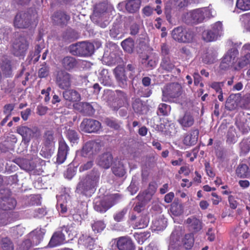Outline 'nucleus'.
Listing matches in <instances>:
<instances>
[{"label": "nucleus", "mask_w": 250, "mask_h": 250, "mask_svg": "<svg viewBox=\"0 0 250 250\" xmlns=\"http://www.w3.org/2000/svg\"><path fill=\"white\" fill-rule=\"evenodd\" d=\"M100 174L97 171H92L85 177H82L78 183L76 191L86 195L93 193L98 183Z\"/></svg>", "instance_id": "1"}, {"label": "nucleus", "mask_w": 250, "mask_h": 250, "mask_svg": "<svg viewBox=\"0 0 250 250\" xmlns=\"http://www.w3.org/2000/svg\"><path fill=\"white\" fill-rule=\"evenodd\" d=\"M239 54L238 50L236 48H231L228 50L222 58L220 67L222 70H227L231 67L235 70H238L243 67H239L237 58Z\"/></svg>", "instance_id": "2"}, {"label": "nucleus", "mask_w": 250, "mask_h": 250, "mask_svg": "<svg viewBox=\"0 0 250 250\" xmlns=\"http://www.w3.org/2000/svg\"><path fill=\"white\" fill-rule=\"evenodd\" d=\"M215 15V12L210 6L196 9L187 14L188 18L193 23H200L206 18H209Z\"/></svg>", "instance_id": "3"}, {"label": "nucleus", "mask_w": 250, "mask_h": 250, "mask_svg": "<svg viewBox=\"0 0 250 250\" xmlns=\"http://www.w3.org/2000/svg\"><path fill=\"white\" fill-rule=\"evenodd\" d=\"M171 35L172 38L178 42H189L193 40L195 33L189 28L179 26L172 30Z\"/></svg>", "instance_id": "4"}, {"label": "nucleus", "mask_w": 250, "mask_h": 250, "mask_svg": "<svg viewBox=\"0 0 250 250\" xmlns=\"http://www.w3.org/2000/svg\"><path fill=\"white\" fill-rule=\"evenodd\" d=\"M120 198L118 194H114L106 197L104 199L97 198L94 202V208L95 210L104 212L117 203Z\"/></svg>", "instance_id": "5"}, {"label": "nucleus", "mask_w": 250, "mask_h": 250, "mask_svg": "<svg viewBox=\"0 0 250 250\" xmlns=\"http://www.w3.org/2000/svg\"><path fill=\"white\" fill-rule=\"evenodd\" d=\"M182 93V86L178 83H171L167 85L163 90L164 101H170L171 99L179 97Z\"/></svg>", "instance_id": "6"}, {"label": "nucleus", "mask_w": 250, "mask_h": 250, "mask_svg": "<svg viewBox=\"0 0 250 250\" xmlns=\"http://www.w3.org/2000/svg\"><path fill=\"white\" fill-rule=\"evenodd\" d=\"M99 150V145L98 143L90 141L86 143L82 148L76 151V158L79 157L90 158L95 155Z\"/></svg>", "instance_id": "7"}, {"label": "nucleus", "mask_w": 250, "mask_h": 250, "mask_svg": "<svg viewBox=\"0 0 250 250\" xmlns=\"http://www.w3.org/2000/svg\"><path fill=\"white\" fill-rule=\"evenodd\" d=\"M73 76L64 70H61L57 72L56 76V83L62 89H68L71 85Z\"/></svg>", "instance_id": "8"}, {"label": "nucleus", "mask_w": 250, "mask_h": 250, "mask_svg": "<svg viewBox=\"0 0 250 250\" xmlns=\"http://www.w3.org/2000/svg\"><path fill=\"white\" fill-rule=\"evenodd\" d=\"M17 132L22 137V142L28 144L31 139L37 135L38 129L36 127L29 128L26 126H21L17 128Z\"/></svg>", "instance_id": "9"}, {"label": "nucleus", "mask_w": 250, "mask_h": 250, "mask_svg": "<svg viewBox=\"0 0 250 250\" xmlns=\"http://www.w3.org/2000/svg\"><path fill=\"white\" fill-rule=\"evenodd\" d=\"M101 123L92 119H84L80 125V129L85 132L91 133L97 132L101 128Z\"/></svg>", "instance_id": "10"}, {"label": "nucleus", "mask_w": 250, "mask_h": 250, "mask_svg": "<svg viewBox=\"0 0 250 250\" xmlns=\"http://www.w3.org/2000/svg\"><path fill=\"white\" fill-rule=\"evenodd\" d=\"M188 4V0H168L166 4L165 12L169 15L172 11H179L187 6Z\"/></svg>", "instance_id": "11"}, {"label": "nucleus", "mask_w": 250, "mask_h": 250, "mask_svg": "<svg viewBox=\"0 0 250 250\" xmlns=\"http://www.w3.org/2000/svg\"><path fill=\"white\" fill-rule=\"evenodd\" d=\"M28 43L24 37L16 39L13 44V52L16 56L23 55L27 50Z\"/></svg>", "instance_id": "12"}, {"label": "nucleus", "mask_w": 250, "mask_h": 250, "mask_svg": "<svg viewBox=\"0 0 250 250\" xmlns=\"http://www.w3.org/2000/svg\"><path fill=\"white\" fill-rule=\"evenodd\" d=\"M30 23V16L25 12H19L15 16L14 24L16 27L23 28L28 27Z\"/></svg>", "instance_id": "13"}, {"label": "nucleus", "mask_w": 250, "mask_h": 250, "mask_svg": "<svg viewBox=\"0 0 250 250\" xmlns=\"http://www.w3.org/2000/svg\"><path fill=\"white\" fill-rule=\"evenodd\" d=\"M241 55L238 60L239 67H244L250 64V43H246L242 46Z\"/></svg>", "instance_id": "14"}, {"label": "nucleus", "mask_w": 250, "mask_h": 250, "mask_svg": "<svg viewBox=\"0 0 250 250\" xmlns=\"http://www.w3.org/2000/svg\"><path fill=\"white\" fill-rule=\"evenodd\" d=\"M236 125L243 134L248 133L250 131V116L243 114L237 117Z\"/></svg>", "instance_id": "15"}, {"label": "nucleus", "mask_w": 250, "mask_h": 250, "mask_svg": "<svg viewBox=\"0 0 250 250\" xmlns=\"http://www.w3.org/2000/svg\"><path fill=\"white\" fill-rule=\"evenodd\" d=\"M116 241L119 250H135L134 244L129 237H120L116 239Z\"/></svg>", "instance_id": "16"}, {"label": "nucleus", "mask_w": 250, "mask_h": 250, "mask_svg": "<svg viewBox=\"0 0 250 250\" xmlns=\"http://www.w3.org/2000/svg\"><path fill=\"white\" fill-rule=\"evenodd\" d=\"M69 146L63 140L59 141V146L57 157V162L61 164L66 160L68 151Z\"/></svg>", "instance_id": "17"}, {"label": "nucleus", "mask_w": 250, "mask_h": 250, "mask_svg": "<svg viewBox=\"0 0 250 250\" xmlns=\"http://www.w3.org/2000/svg\"><path fill=\"white\" fill-rule=\"evenodd\" d=\"M125 10L129 13L138 12L141 6V0H125L123 2Z\"/></svg>", "instance_id": "18"}, {"label": "nucleus", "mask_w": 250, "mask_h": 250, "mask_svg": "<svg viewBox=\"0 0 250 250\" xmlns=\"http://www.w3.org/2000/svg\"><path fill=\"white\" fill-rule=\"evenodd\" d=\"M178 122L183 129L187 130L194 125L195 119L191 114L187 112L179 118Z\"/></svg>", "instance_id": "19"}, {"label": "nucleus", "mask_w": 250, "mask_h": 250, "mask_svg": "<svg viewBox=\"0 0 250 250\" xmlns=\"http://www.w3.org/2000/svg\"><path fill=\"white\" fill-rule=\"evenodd\" d=\"M185 223L188 229L193 232H197L202 229V223L195 217L188 218Z\"/></svg>", "instance_id": "20"}, {"label": "nucleus", "mask_w": 250, "mask_h": 250, "mask_svg": "<svg viewBox=\"0 0 250 250\" xmlns=\"http://www.w3.org/2000/svg\"><path fill=\"white\" fill-rule=\"evenodd\" d=\"M114 73L119 86L123 88L127 86V77L125 75L124 69L121 67H117L114 69Z\"/></svg>", "instance_id": "21"}, {"label": "nucleus", "mask_w": 250, "mask_h": 250, "mask_svg": "<svg viewBox=\"0 0 250 250\" xmlns=\"http://www.w3.org/2000/svg\"><path fill=\"white\" fill-rule=\"evenodd\" d=\"M70 200V197L68 194H64L62 195L58 201L57 208L60 214L64 215L67 212V203Z\"/></svg>", "instance_id": "22"}, {"label": "nucleus", "mask_w": 250, "mask_h": 250, "mask_svg": "<svg viewBox=\"0 0 250 250\" xmlns=\"http://www.w3.org/2000/svg\"><path fill=\"white\" fill-rule=\"evenodd\" d=\"M198 135L199 131L198 129L191 130L185 135L183 140V143L189 146L195 145L197 142Z\"/></svg>", "instance_id": "23"}, {"label": "nucleus", "mask_w": 250, "mask_h": 250, "mask_svg": "<svg viewBox=\"0 0 250 250\" xmlns=\"http://www.w3.org/2000/svg\"><path fill=\"white\" fill-rule=\"evenodd\" d=\"M16 200L10 197H3L0 199V209L4 210H11L15 208Z\"/></svg>", "instance_id": "24"}, {"label": "nucleus", "mask_w": 250, "mask_h": 250, "mask_svg": "<svg viewBox=\"0 0 250 250\" xmlns=\"http://www.w3.org/2000/svg\"><path fill=\"white\" fill-rule=\"evenodd\" d=\"M44 232L41 229H37L30 233L29 237L32 245L36 246L39 244L42 240Z\"/></svg>", "instance_id": "25"}, {"label": "nucleus", "mask_w": 250, "mask_h": 250, "mask_svg": "<svg viewBox=\"0 0 250 250\" xmlns=\"http://www.w3.org/2000/svg\"><path fill=\"white\" fill-rule=\"evenodd\" d=\"M125 163L124 161H116L113 163L112 170L114 175L118 177H123L126 173Z\"/></svg>", "instance_id": "26"}, {"label": "nucleus", "mask_w": 250, "mask_h": 250, "mask_svg": "<svg viewBox=\"0 0 250 250\" xmlns=\"http://www.w3.org/2000/svg\"><path fill=\"white\" fill-rule=\"evenodd\" d=\"M113 162V157L110 153H105L101 155L98 159V165L101 167L107 169Z\"/></svg>", "instance_id": "27"}, {"label": "nucleus", "mask_w": 250, "mask_h": 250, "mask_svg": "<svg viewBox=\"0 0 250 250\" xmlns=\"http://www.w3.org/2000/svg\"><path fill=\"white\" fill-rule=\"evenodd\" d=\"M167 225V221L166 219L163 215H161L152 221V230L154 231H162L166 228Z\"/></svg>", "instance_id": "28"}, {"label": "nucleus", "mask_w": 250, "mask_h": 250, "mask_svg": "<svg viewBox=\"0 0 250 250\" xmlns=\"http://www.w3.org/2000/svg\"><path fill=\"white\" fill-rule=\"evenodd\" d=\"M75 109L86 115H91L94 112V110L89 104L87 103H79L74 104Z\"/></svg>", "instance_id": "29"}, {"label": "nucleus", "mask_w": 250, "mask_h": 250, "mask_svg": "<svg viewBox=\"0 0 250 250\" xmlns=\"http://www.w3.org/2000/svg\"><path fill=\"white\" fill-rule=\"evenodd\" d=\"M65 236L61 231L56 232L54 233L49 243L51 247H56L64 243Z\"/></svg>", "instance_id": "30"}, {"label": "nucleus", "mask_w": 250, "mask_h": 250, "mask_svg": "<svg viewBox=\"0 0 250 250\" xmlns=\"http://www.w3.org/2000/svg\"><path fill=\"white\" fill-rule=\"evenodd\" d=\"M156 190V187L155 185L154 184H150L145 193L142 195H140L139 198L140 200H143L145 203H147L151 199Z\"/></svg>", "instance_id": "31"}, {"label": "nucleus", "mask_w": 250, "mask_h": 250, "mask_svg": "<svg viewBox=\"0 0 250 250\" xmlns=\"http://www.w3.org/2000/svg\"><path fill=\"white\" fill-rule=\"evenodd\" d=\"M93 45L89 42H83L80 43V56H86L91 54L94 52Z\"/></svg>", "instance_id": "32"}, {"label": "nucleus", "mask_w": 250, "mask_h": 250, "mask_svg": "<svg viewBox=\"0 0 250 250\" xmlns=\"http://www.w3.org/2000/svg\"><path fill=\"white\" fill-rule=\"evenodd\" d=\"M62 95L65 100L68 101L77 102L81 100L80 95L74 90H66L63 92Z\"/></svg>", "instance_id": "33"}, {"label": "nucleus", "mask_w": 250, "mask_h": 250, "mask_svg": "<svg viewBox=\"0 0 250 250\" xmlns=\"http://www.w3.org/2000/svg\"><path fill=\"white\" fill-rule=\"evenodd\" d=\"M61 63L62 67L66 70L70 71L74 68L77 65V61L76 59L70 56H66L63 58Z\"/></svg>", "instance_id": "34"}, {"label": "nucleus", "mask_w": 250, "mask_h": 250, "mask_svg": "<svg viewBox=\"0 0 250 250\" xmlns=\"http://www.w3.org/2000/svg\"><path fill=\"white\" fill-rule=\"evenodd\" d=\"M183 212V207L178 202H173L170 206L169 214L171 216H179Z\"/></svg>", "instance_id": "35"}, {"label": "nucleus", "mask_w": 250, "mask_h": 250, "mask_svg": "<svg viewBox=\"0 0 250 250\" xmlns=\"http://www.w3.org/2000/svg\"><path fill=\"white\" fill-rule=\"evenodd\" d=\"M16 163L21 168L26 171H31L35 167V165L32 162L25 159H18L16 160Z\"/></svg>", "instance_id": "36"}, {"label": "nucleus", "mask_w": 250, "mask_h": 250, "mask_svg": "<svg viewBox=\"0 0 250 250\" xmlns=\"http://www.w3.org/2000/svg\"><path fill=\"white\" fill-rule=\"evenodd\" d=\"M236 173L240 178H248L250 176V172L248 166L246 164H240L236 170Z\"/></svg>", "instance_id": "37"}, {"label": "nucleus", "mask_w": 250, "mask_h": 250, "mask_svg": "<svg viewBox=\"0 0 250 250\" xmlns=\"http://www.w3.org/2000/svg\"><path fill=\"white\" fill-rule=\"evenodd\" d=\"M161 66L164 70L171 72L175 67L173 62L168 56L165 57L162 59Z\"/></svg>", "instance_id": "38"}, {"label": "nucleus", "mask_w": 250, "mask_h": 250, "mask_svg": "<svg viewBox=\"0 0 250 250\" xmlns=\"http://www.w3.org/2000/svg\"><path fill=\"white\" fill-rule=\"evenodd\" d=\"M69 19L68 16L62 12H57L53 16V20L57 24H64Z\"/></svg>", "instance_id": "39"}, {"label": "nucleus", "mask_w": 250, "mask_h": 250, "mask_svg": "<svg viewBox=\"0 0 250 250\" xmlns=\"http://www.w3.org/2000/svg\"><path fill=\"white\" fill-rule=\"evenodd\" d=\"M99 79L104 85H110L111 84V78L109 72L106 69H103L100 73Z\"/></svg>", "instance_id": "40"}, {"label": "nucleus", "mask_w": 250, "mask_h": 250, "mask_svg": "<svg viewBox=\"0 0 250 250\" xmlns=\"http://www.w3.org/2000/svg\"><path fill=\"white\" fill-rule=\"evenodd\" d=\"M121 45L125 51L129 53L133 52L134 47V42L132 39L130 38L125 39L122 42Z\"/></svg>", "instance_id": "41"}, {"label": "nucleus", "mask_w": 250, "mask_h": 250, "mask_svg": "<svg viewBox=\"0 0 250 250\" xmlns=\"http://www.w3.org/2000/svg\"><path fill=\"white\" fill-rule=\"evenodd\" d=\"M54 146L44 145L40 151V154L44 158H49L54 153Z\"/></svg>", "instance_id": "42"}, {"label": "nucleus", "mask_w": 250, "mask_h": 250, "mask_svg": "<svg viewBox=\"0 0 250 250\" xmlns=\"http://www.w3.org/2000/svg\"><path fill=\"white\" fill-rule=\"evenodd\" d=\"M0 244L2 250H14L13 244L7 237L1 238L0 239Z\"/></svg>", "instance_id": "43"}, {"label": "nucleus", "mask_w": 250, "mask_h": 250, "mask_svg": "<svg viewBox=\"0 0 250 250\" xmlns=\"http://www.w3.org/2000/svg\"><path fill=\"white\" fill-rule=\"evenodd\" d=\"M79 243L82 244L89 250H92L94 245V240L91 237L83 236L80 238Z\"/></svg>", "instance_id": "44"}, {"label": "nucleus", "mask_w": 250, "mask_h": 250, "mask_svg": "<svg viewBox=\"0 0 250 250\" xmlns=\"http://www.w3.org/2000/svg\"><path fill=\"white\" fill-rule=\"evenodd\" d=\"M203 39L206 42H212L216 40L218 37L210 29L205 30L202 34Z\"/></svg>", "instance_id": "45"}, {"label": "nucleus", "mask_w": 250, "mask_h": 250, "mask_svg": "<svg viewBox=\"0 0 250 250\" xmlns=\"http://www.w3.org/2000/svg\"><path fill=\"white\" fill-rule=\"evenodd\" d=\"M236 7L241 11H247L250 9V0H237Z\"/></svg>", "instance_id": "46"}, {"label": "nucleus", "mask_w": 250, "mask_h": 250, "mask_svg": "<svg viewBox=\"0 0 250 250\" xmlns=\"http://www.w3.org/2000/svg\"><path fill=\"white\" fill-rule=\"evenodd\" d=\"M237 138L238 135L235 128L233 126L230 127L227 134V141L230 143H234L236 142Z\"/></svg>", "instance_id": "47"}, {"label": "nucleus", "mask_w": 250, "mask_h": 250, "mask_svg": "<svg viewBox=\"0 0 250 250\" xmlns=\"http://www.w3.org/2000/svg\"><path fill=\"white\" fill-rule=\"evenodd\" d=\"M240 21L245 28L250 31V13L241 15Z\"/></svg>", "instance_id": "48"}, {"label": "nucleus", "mask_w": 250, "mask_h": 250, "mask_svg": "<svg viewBox=\"0 0 250 250\" xmlns=\"http://www.w3.org/2000/svg\"><path fill=\"white\" fill-rule=\"evenodd\" d=\"M210 29L215 33L216 36L218 38L223 34V25L221 22L218 21L211 25Z\"/></svg>", "instance_id": "49"}, {"label": "nucleus", "mask_w": 250, "mask_h": 250, "mask_svg": "<svg viewBox=\"0 0 250 250\" xmlns=\"http://www.w3.org/2000/svg\"><path fill=\"white\" fill-rule=\"evenodd\" d=\"M234 99V95H230L227 99L225 106L229 110H232L235 109L237 106V104Z\"/></svg>", "instance_id": "50"}, {"label": "nucleus", "mask_w": 250, "mask_h": 250, "mask_svg": "<svg viewBox=\"0 0 250 250\" xmlns=\"http://www.w3.org/2000/svg\"><path fill=\"white\" fill-rule=\"evenodd\" d=\"M183 242L186 249H190L194 243L193 235L192 234H186L183 239Z\"/></svg>", "instance_id": "51"}, {"label": "nucleus", "mask_w": 250, "mask_h": 250, "mask_svg": "<svg viewBox=\"0 0 250 250\" xmlns=\"http://www.w3.org/2000/svg\"><path fill=\"white\" fill-rule=\"evenodd\" d=\"M44 145L54 146V137L52 131H47L44 135Z\"/></svg>", "instance_id": "52"}, {"label": "nucleus", "mask_w": 250, "mask_h": 250, "mask_svg": "<svg viewBox=\"0 0 250 250\" xmlns=\"http://www.w3.org/2000/svg\"><path fill=\"white\" fill-rule=\"evenodd\" d=\"M240 147L242 153H247L250 150V139H243L240 143Z\"/></svg>", "instance_id": "53"}, {"label": "nucleus", "mask_w": 250, "mask_h": 250, "mask_svg": "<svg viewBox=\"0 0 250 250\" xmlns=\"http://www.w3.org/2000/svg\"><path fill=\"white\" fill-rule=\"evenodd\" d=\"M92 228L95 232L98 233L104 229L105 228V224L102 221H96L92 224Z\"/></svg>", "instance_id": "54"}, {"label": "nucleus", "mask_w": 250, "mask_h": 250, "mask_svg": "<svg viewBox=\"0 0 250 250\" xmlns=\"http://www.w3.org/2000/svg\"><path fill=\"white\" fill-rule=\"evenodd\" d=\"M66 137L72 143L78 142L79 137L77 132L73 130L68 129L66 132Z\"/></svg>", "instance_id": "55"}, {"label": "nucleus", "mask_w": 250, "mask_h": 250, "mask_svg": "<svg viewBox=\"0 0 250 250\" xmlns=\"http://www.w3.org/2000/svg\"><path fill=\"white\" fill-rule=\"evenodd\" d=\"M170 110V106L165 104H161L158 107V112L161 115H167Z\"/></svg>", "instance_id": "56"}, {"label": "nucleus", "mask_w": 250, "mask_h": 250, "mask_svg": "<svg viewBox=\"0 0 250 250\" xmlns=\"http://www.w3.org/2000/svg\"><path fill=\"white\" fill-rule=\"evenodd\" d=\"M142 63L146 66L148 69H152L155 67L156 64V62L148 57H147L145 59H143Z\"/></svg>", "instance_id": "57"}, {"label": "nucleus", "mask_w": 250, "mask_h": 250, "mask_svg": "<svg viewBox=\"0 0 250 250\" xmlns=\"http://www.w3.org/2000/svg\"><path fill=\"white\" fill-rule=\"evenodd\" d=\"M224 82H213L209 84V86L214 89L217 93L222 92V87L224 86Z\"/></svg>", "instance_id": "58"}, {"label": "nucleus", "mask_w": 250, "mask_h": 250, "mask_svg": "<svg viewBox=\"0 0 250 250\" xmlns=\"http://www.w3.org/2000/svg\"><path fill=\"white\" fill-rule=\"evenodd\" d=\"M132 107L135 112L141 113L143 110V104L139 100H136L133 102Z\"/></svg>", "instance_id": "59"}, {"label": "nucleus", "mask_w": 250, "mask_h": 250, "mask_svg": "<svg viewBox=\"0 0 250 250\" xmlns=\"http://www.w3.org/2000/svg\"><path fill=\"white\" fill-rule=\"evenodd\" d=\"M105 123L108 126L115 129H118L120 127V124L116 120L106 119Z\"/></svg>", "instance_id": "60"}, {"label": "nucleus", "mask_w": 250, "mask_h": 250, "mask_svg": "<svg viewBox=\"0 0 250 250\" xmlns=\"http://www.w3.org/2000/svg\"><path fill=\"white\" fill-rule=\"evenodd\" d=\"M148 223V221L146 218H141L138 221L136 222L135 226L138 229H143L147 226Z\"/></svg>", "instance_id": "61"}, {"label": "nucleus", "mask_w": 250, "mask_h": 250, "mask_svg": "<svg viewBox=\"0 0 250 250\" xmlns=\"http://www.w3.org/2000/svg\"><path fill=\"white\" fill-rule=\"evenodd\" d=\"M126 212L127 209L124 208L122 210L117 212L114 215V220L117 222L121 221L123 219L125 214L126 213Z\"/></svg>", "instance_id": "62"}, {"label": "nucleus", "mask_w": 250, "mask_h": 250, "mask_svg": "<svg viewBox=\"0 0 250 250\" xmlns=\"http://www.w3.org/2000/svg\"><path fill=\"white\" fill-rule=\"evenodd\" d=\"M69 51L74 55L80 56V54L78 53H80V43L71 45L69 46Z\"/></svg>", "instance_id": "63"}, {"label": "nucleus", "mask_w": 250, "mask_h": 250, "mask_svg": "<svg viewBox=\"0 0 250 250\" xmlns=\"http://www.w3.org/2000/svg\"><path fill=\"white\" fill-rule=\"evenodd\" d=\"M153 11V8L149 5L145 6L142 10V13L146 17L150 16Z\"/></svg>", "instance_id": "64"}]
</instances>
